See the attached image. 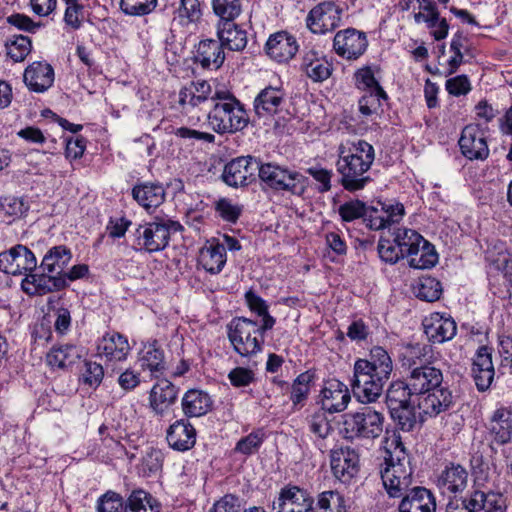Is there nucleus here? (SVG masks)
<instances>
[{
  "mask_svg": "<svg viewBox=\"0 0 512 512\" xmlns=\"http://www.w3.org/2000/svg\"><path fill=\"white\" fill-rule=\"evenodd\" d=\"M337 172L340 175V183L349 192L364 189L372 178L368 175L374 159L373 146L364 141L341 144L338 148Z\"/></svg>",
  "mask_w": 512,
  "mask_h": 512,
  "instance_id": "nucleus-1",
  "label": "nucleus"
},
{
  "mask_svg": "<svg viewBox=\"0 0 512 512\" xmlns=\"http://www.w3.org/2000/svg\"><path fill=\"white\" fill-rule=\"evenodd\" d=\"M385 467L381 469V479L390 497H401L412 484L410 459L401 437L392 434L384 440Z\"/></svg>",
  "mask_w": 512,
  "mask_h": 512,
  "instance_id": "nucleus-2",
  "label": "nucleus"
},
{
  "mask_svg": "<svg viewBox=\"0 0 512 512\" xmlns=\"http://www.w3.org/2000/svg\"><path fill=\"white\" fill-rule=\"evenodd\" d=\"M208 126L218 134L235 133L248 124V115L240 101L228 90L209 108Z\"/></svg>",
  "mask_w": 512,
  "mask_h": 512,
  "instance_id": "nucleus-3",
  "label": "nucleus"
},
{
  "mask_svg": "<svg viewBox=\"0 0 512 512\" xmlns=\"http://www.w3.org/2000/svg\"><path fill=\"white\" fill-rule=\"evenodd\" d=\"M224 90L219 88L215 81H192L179 92L178 103L181 113L190 121H200L201 115L207 112Z\"/></svg>",
  "mask_w": 512,
  "mask_h": 512,
  "instance_id": "nucleus-4",
  "label": "nucleus"
},
{
  "mask_svg": "<svg viewBox=\"0 0 512 512\" xmlns=\"http://www.w3.org/2000/svg\"><path fill=\"white\" fill-rule=\"evenodd\" d=\"M228 338L235 352L242 357H253L262 351L264 337L257 322L241 317L229 325Z\"/></svg>",
  "mask_w": 512,
  "mask_h": 512,
  "instance_id": "nucleus-5",
  "label": "nucleus"
},
{
  "mask_svg": "<svg viewBox=\"0 0 512 512\" xmlns=\"http://www.w3.org/2000/svg\"><path fill=\"white\" fill-rule=\"evenodd\" d=\"M384 416L371 407H364L355 413H347L343 420L346 439H374L383 431Z\"/></svg>",
  "mask_w": 512,
  "mask_h": 512,
  "instance_id": "nucleus-6",
  "label": "nucleus"
},
{
  "mask_svg": "<svg viewBox=\"0 0 512 512\" xmlns=\"http://www.w3.org/2000/svg\"><path fill=\"white\" fill-rule=\"evenodd\" d=\"M388 377L371 370L366 359H358L353 367L351 383L355 397L362 403H372L382 395Z\"/></svg>",
  "mask_w": 512,
  "mask_h": 512,
  "instance_id": "nucleus-7",
  "label": "nucleus"
},
{
  "mask_svg": "<svg viewBox=\"0 0 512 512\" xmlns=\"http://www.w3.org/2000/svg\"><path fill=\"white\" fill-rule=\"evenodd\" d=\"M257 175L265 185L277 191L301 195L305 190L306 177L275 163H259Z\"/></svg>",
  "mask_w": 512,
  "mask_h": 512,
  "instance_id": "nucleus-8",
  "label": "nucleus"
},
{
  "mask_svg": "<svg viewBox=\"0 0 512 512\" xmlns=\"http://www.w3.org/2000/svg\"><path fill=\"white\" fill-rule=\"evenodd\" d=\"M181 229L179 222L169 219H159L140 225L136 230L138 245L147 252H158L168 245L171 233Z\"/></svg>",
  "mask_w": 512,
  "mask_h": 512,
  "instance_id": "nucleus-9",
  "label": "nucleus"
},
{
  "mask_svg": "<svg viewBox=\"0 0 512 512\" xmlns=\"http://www.w3.org/2000/svg\"><path fill=\"white\" fill-rule=\"evenodd\" d=\"M259 161L252 156L237 157L228 162L223 170L222 179L231 187L245 186L256 179Z\"/></svg>",
  "mask_w": 512,
  "mask_h": 512,
  "instance_id": "nucleus-10",
  "label": "nucleus"
},
{
  "mask_svg": "<svg viewBox=\"0 0 512 512\" xmlns=\"http://www.w3.org/2000/svg\"><path fill=\"white\" fill-rule=\"evenodd\" d=\"M36 267L37 260L34 253L24 245L18 244L0 253V271L6 274H27L34 271Z\"/></svg>",
  "mask_w": 512,
  "mask_h": 512,
  "instance_id": "nucleus-11",
  "label": "nucleus"
},
{
  "mask_svg": "<svg viewBox=\"0 0 512 512\" xmlns=\"http://www.w3.org/2000/svg\"><path fill=\"white\" fill-rule=\"evenodd\" d=\"M97 350L106 367L114 369L116 364L127 359L131 347L126 336L118 332H108L98 342Z\"/></svg>",
  "mask_w": 512,
  "mask_h": 512,
  "instance_id": "nucleus-12",
  "label": "nucleus"
},
{
  "mask_svg": "<svg viewBox=\"0 0 512 512\" xmlns=\"http://www.w3.org/2000/svg\"><path fill=\"white\" fill-rule=\"evenodd\" d=\"M366 34L354 28H348L336 33L333 40L335 52L347 60L358 59L367 49Z\"/></svg>",
  "mask_w": 512,
  "mask_h": 512,
  "instance_id": "nucleus-13",
  "label": "nucleus"
},
{
  "mask_svg": "<svg viewBox=\"0 0 512 512\" xmlns=\"http://www.w3.org/2000/svg\"><path fill=\"white\" fill-rule=\"evenodd\" d=\"M313 499L309 493L297 486L281 489L279 496L272 503L273 512H311Z\"/></svg>",
  "mask_w": 512,
  "mask_h": 512,
  "instance_id": "nucleus-14",
  "label": "nucleus"
},
{
  "mask_svg": "<svg viewBox=\"0 0 512 512\" xmlns=\"http://www.w3.org/2000/svg\"><path fill=\"white\" fill-rule=\"evenodd\" d=\"M341 9L333 2H323L315 6L308 14L307 26L316 34H324L338 27Z\"/></svg>",
  "mask_w": 512,
  "mask_h": 512,
  "instance_id": "nucleus-15",
  "label": "nucleus"
},
{
  "mask_svg": "<svg viewBox=\"0 0 512 512\" xmlns=\"http://www.w3.org/2000/svg\"><path fill=\"white\" fill-rule=\"evenodd\" d=\"M68 286L65 276H57L52 273L31 271L22 280L21 287L29 295H45L51 292L60 291Z\"/></svg>",
  "mask_w": 512,
  "mask_h": 512,
  "instance_id": "nucleus-16",
  "label": "nucleus"
},
{
  "mask_svg": "<svg viewBox=\"0 0 512 512\" xmlns=\"http://www.w3.org/2000/svg\"><path fill=\"white\" fill-rule=\"evenodd\" d=\"M459 146L470 160H484L489 155L485 132L478 124H469L462 130Z\"/></svg>",
  "mask_w": 512,
  "mask_h": 512,
  "instance_id": "nucleus-17",
  "label": "nucleus"
},
{
  "mask_svg": "<svg viewBox=\"0 0 512 512\" xmlns=\"http://www.w3.org/2000/svg\"><path fill=\"white\" fill-rule=\"evenodd\" d=\"M331 469L343 483L349 482L359 470V455L350 447H341L331 452Z\"/></svg>",
  "mask_w": 512,
  "mask_h": 512,
  "instance_id": "nucleus-18",
  "label": "nucleus"
},
{
  "mask_svg": "<svg viewBox=\"0 0 512 512\" xmlns=\"http://www.w3.org/2000/svg\"><path fill=\"white\" fill-rule=\"evenodd\" d=\"M407 381H409V387L415 395L426 394V392L441 387L443 374L439 368L428 363L414 367L409 372Z\"/></svg>",
  "mask_w": 512,
  "mask_h": 512,
  "instance_id": "nucleus-19",
  "label": "nucleus"
},
{
  "mask_svg": "<svg viewBox=\"0 0 512 512\" xmlns=\"http://www.w3.org/2000/svg\"><path fill=\"white\" fill-rule=\"evenodd\" d=\"M265 49L271 59L285 63L296 55L299 45L293 35L280 31L268 38Z\"/></svg>",
  "mask_w": 512,
  "mask_h": 512,
  "instance_id": "nucleus-20",
  "label": "nucleus"
},
{
  "mask_svg": "<svg viewBox=\"0 0 512 512\" xmlns=\"http://www.w3.org/2000/svg\"><path fill=\"white\" fill-rule=\"evenodd\" d=\"M424 332L433 343H443L454 338L457 325L453 318L440 313H432L423 321Z\"/></svg>",
  "mask_w": 512,
  "mask_h": 512,
  "instance_id": "nucleus-21",
  "label": "nucleus"
},
{
  "mask_svg": "<svg viewBox=\"0 0 512 512\" xmlns=\"http://www.w3.org/2000/svg\"><path fill=\"white\" fill-rule=\"evenodd\" d=\"M285 103V93L279 87L262 89L254 100V111L259 118H271L278 114Z\"/></svg>",
  "mask_w": 512,
  "mask_h": 512,
  "instance_id": "nucleus-22",
  "label": "nucleus"
},
{
  "mask_svg": "<svg viewBox=\"0 0 512 512\" xmlns=\"http://www.w3.org/2000/svg\"><path fill=\"white\" fill-rule=\"evenodd\" d=\"M322 409L329 413H338L344 411L351 396L345 384L338 380H332L321 391Z\"/></svg>",
  "mask_w": 512,
  "mask_h": 512,
  "instance_id": "nucleus-23",
  "label": "nucleus"
},
{
  "mask_svg": "<svg viewBox=\"0 0 512 512\" xmlns=\"http://www.w3.org/2000/svg\"><path fill=\"white\" fill-rule=\"evenodd\" d=\"M399 512H435L436 500L425 487L412 488L401 500Z\"/></svg>",
  "mask_w": 512,
  "mask_h": 512,
  "instance_id": "nucleus-24",
  "label": "nucleus"
},
{
  "mask_svg": "<svg viewBox=\"0 0 512 512\" xmlns=\"http://www.w3.org/2000/svg\"><path fill=\"white\" fill-rule=\"evenodd\" d=\"M166 439L172 449L187 451L196 443V430L188 420L180 419L169 426Z\"/></svg>",
  "mask_w": 512,
  "mask_h": 512,
  "instance_id": "nucleus-25",
  "label": "nucleus"
},
{
  "mask_svg": "<svg viewBox=\"0 0 512 512\" xmlns=\"http://www.w3.org/2000/svg\"><path fill=\"white\" fill-rule=\"evenodd\" d=\"M421 395L418 407L422 414L429 417H435L446 411L452 404L451 391L442 386Z\"/></svg>",
  "mask_w": 512,
  "mask_h": 512,
  "instance_id": "nucleus-26",
  "label": "nucleus"
},
{
  "mask_svg": "<svg viewBox=\"0 0 512 512\" xmlns=\"http://www.w3.org/2000/svg\"><path fill=\"white\" fill-rule=\"evenodd\" d=\"M24 82L27 87L35 92H44L54 82V70L46 62H34L24 72Z\"/></svg>",
  "mask_w": 512,
  "mask_h": 512,
  "instance_id": "nucleus-27",
  "label": "nucleus"
},
{
  "mask_svg": "<svg viewBox=\"0 0 512 512\" xmlns=\"http://www.w3.org/2000/svg\"><path fill=\"white\" fill-rule=\"evenodd\" d=\"M468 483V472L461 465L451 464L441 472L437 480V486L444 495L462 492Z\"/></svg>",
  "mask_w": 512,
  "mask_h": 512,
  "instance_id": "nucleus-28",
  "label": "nucleus"
},
{
  "mask_svg": "<svg viewBox=\"0 0 512 512\" xmlns=\"http://www.w3.org/2000/svg\"><path fill=\"white\" fill-rule=\"evenodd\" d=\"M226 263V251L224 245L215 240L207 241L200 249L198 264L210 274H218Z\"/></svg>",
  "mask_w": 512,
  "mask_h": 512,
  "instance_id": "nucleus-29",
  "label": "nucleus"
},
{
  "mask_svg": "<svg viewBox=\"0 0 512 512\" xmlns=\"http://www.w3.org/2000/svg\"><path fill=\"white\" fill-rule=\"evenodd\" d=\"M177 398L176 387L167 380L159 381L153 386L149 396L150 407L158 414L163 415Z\"/></svg>",
  "mask_w": 512,
  "mask_h": 512,
  "instance_id": "nucleus-30",
  "label": "nucleus"
},
{
  "mask_svg": "<svg viewBox=\"0 0 512 512\" xmlns=\"http://www.w3.org/2000/svg\"><path fill=\"white\" fill-rule=\"evenodd\" d=\"M224 45L220 40L207 39L199 43L196 60L204 68L218 69L225 60Z\"/></svg>",
  "mask_w": 512,
  "mask_h": 512,
  "instance_id": "nucleus-31",
  "label": "nucleus"
},
{
  "mask_svg": "<svg viewBox=\"0 0 512 512\" xmlns=\"http://www.w3.org/2000/svg\"><path fill=\"white\" fill-rule=\"evenodd\" d=\"M218 39L231 51H242L247 45V33L233 21L220 22L217 30Z\"/></svg>",
  "mask_w": 512,
  "mask_h": 512,
  "instance_id": "nucleus-32",
  "label": "nucleus"
},
{
  "mask_svg": "<svg viewBox=\"0 0 512 512\" xmlns=\"http://www.w3.org/2000/svg\"><path fill=\"white\" fill-rule=\"evenodd\" d=\"M133 198L145 209L160 206L165 199V190L157 183H145L136 185L132 189Z\"/></svg>",
  "mask_w": 512,
  "mask_h": 512,
  "instance_id": "nucleus-33",
  "label": "nucleus"
},
{
  "mask_svg": "<svg viewBox=\"0 0 512 512\" xmlns=\"http://www.w3.org/2000/svg\"><path fill=\"white\" fill-rule=\"evenodd\" d=\"M72 255L65 246L51 248L44 256L40 270L57 276H64V269L69 265Z\"/></svg>",
  "mask_w": 512,
  "mask_h": 512,
  "instance_id": "nucleus-34",
  "label": "nucleus"
},
{
  "mask_svg": "<svg viewBox=\"0 0 512 512\" xmlns=\"http://www.w3.org/2000/svg\"><path fill=\"white\" fill-rule=\"evenodd\" d=\"M405 213L404 206L401 203L394 205H382L378 209V213L371 214L368 219V226L374 230L389 228L393 224H397Z\"/></svg>",
  "mask_w": 512,
  "mask_h": 512,
  "instance_id": "nucleus-35",
  "label": "nucleus"
},
{
  "mask_svg": "<svg viewBox=\"0 0 512 512\" xmlns=\"http://www.w3.org/2000/svg\"><path fill=\"white\" fill-rule=\"evenodd\" d=\"M490 431L497 443H508L512 438V411L507 408L497 409L490 421Z\"/></svg>",
  "mask_w": 512,
  "mask_h": 512,
  "instance_id": "nucleus-36",
  "label": "nucleus"
},
{
  "mask_svg": "<svg viewBox=\"0 0 512 512\" xmlns=\"http://www.w3.org/2000/svg\"><path fill=\"white\" fill-rule=\"evenodd\" d=\"M210 396L200 390H189L182 399V409L188 417H200L210 411Z\"/></svg>",
  "mask_w": 512,
  "mask_h": 512,
  "instance_id": "nucleus-37",
  "label": "nucleus"
},
{
  "mask_svg": "<svg viewBox=\"0 0 512 512\" xmlns=\"http://www.w3.org/2000/svg\"><path fill=\"white\" fill-rule=\"evenodd\" d=\"M388 232L404 257H409L424 241V238L415 230L405 227H398L393 231L389 229Z\"/></svg>",
  "mask_w": 512,
  "mask_h": 512,
  "instance_id": "nucleus-38",
  "label": "nucleus"
},
{
  "mask_svg": "<svg viewBox=\"0 0 512 512\" xmlns=\"http://www.w3.org/2000/svg\"><path fill=\"white\" fill-rule=\"evenodd\" d=\"M412 395H415V393L410 389L409 381H395L391 383L386 393V402L389 410L411 405Z\"/></svg>",
  "mask_w": 512,
  "mask_h": 512,
  "instance_id": "nucleus-39",
  "label": "nucleus"
},
{
  "mask_svg": "<svg viewBox=\"0 0 512 512\" xmlns=\"http://www.w3.org/2000/svg\"><path fill=\"white\" fill-rule=\"evenodd\" d=\"M125 512H160V504L147 492L135 490L127 499Z\"/></svg>",
  "mask_w": 512,
  "mask_h": 512,
  "instance_id": "nucleus-40",
  "label": "nucleus"
},
{
  "mask_svg": "<svg viewBox=\"0 0 512 512\" xmlns=\"http://www.w3.org/2000/svg\"><path fill=\"white\" fill-rule=\"evenodd\" d=\"M430 352L429 345L417 343L406 346L400 356L402 367L411 372L414 367L428 364L427 356Z\"/></svg>",
  "mask_w": 512,
  "mask_h": 512,
  "instance_id": "nucleus-41",
  "label": "nucleus"
},
{
  "mask_svg": "<svg viewBox=\"0 0 512 512\" xmlns=\"http://www.w3.org/2000/svg\"><path fill=\"white\" fill-rule=\"evenodd\" d=\"M80 357L77 348L73 345L54 347L46 356L49 366L66 368L72 365Z\"/></svg>",
  "mask_w": 512,
  "mask_h": 512,
  "instance_id": "nucleus-42",
  "label": "nucleus"
},
{
  "mask_svg": "<svg viewBox=\"0 0 512 512\" xmlns=\"http://www.w3.org/2000/svg\"><path fill=\"white\" fill-rule=\"evenodd\" d=\"M409 265L416 269H429L438 261V254L434 246L424 239L417 250L409 256Z\"/></svg>",
  "mask_w": 512,
  "mask_h": 512,
  "instance_id": "nucleus-43",
  "label": "nucleus"
},
{
  "mask_svg": "<svg viewBox=\"0 0 512 512\" xmlns=\"http://www.w3.org/2000/svg\"><path fill=\"white\" fill-rule=\"evenodd\" d=\"M338 212L341 219L345 222H351L359 218H365V221L368 222L371 214L378 213V208L367 207L360 200H351L340 205Z\"/></svg>",
  "mask_w": 512,
  "mask_h": 512,
  "instance_id": "nucleus-44",
  "label": "nucleus"
},
{
  "mask_svg": "<svg viewBox=\"0 0 512 512\" xmlns=\"http://www.w3.org/2000/svg\"><path fill=\"white\" fill-rule=\"evenodd\" d=\"M313 374L306 371L296 377L291 386L290 400L294 409L303 407L310 393V384L313 381Z\"/></svg>",
  "mask_w": 512,
  "mask_h": 512,
  "instance_id": "nucleus-45",
  "label": "nucleus"
},
{
  "mask_svg": "<svg viewBox=\"0 0 512 512\" xmlns=\"http://www.w3.org/2000/svg\"><path fill=\"white\" fill-rule=\"evenodd\" d=\"M311 512H346L344 497L336 491H324L318 496Z\"/></svg>",
  "mask_w": 512,
  "mask_h": 512,
  "instance_id": "nucleus-46",
  "label": "nucleus"
},
{
  "mask_svg": "<svg viewBox=\"0 0 512 512\" xmlns=\"http://www.w3.org/2000/svg\"><path fill=\"white\" fill-rule=\"evenodd\" d=\"M369 356L370 358L366 359V362L369 363L371 370L390 378L393 362L388 352L380 346H374L370 350Z\"/></svg>",
  "mask_w": 512,
  "mask_h": 512,
  "instance_id": "nucleus-47",
  "label": "nucleus"
},
{
  "mask_svg": "<svg viewBox=\"0 0 512 512\" xmlns=\"http://www.w3.org/2000/svg\"><path fill=\"white\" fill-rule=\"evenodd\" d=\"M143 369H148L152 374L161 372L164 369V354L156 342L144 346L143 355L140 358Z\"/></svg>",
  "mask_w": 512,
  "mask_h": 512,
  "instance_id": "nucleus-48",
  "label": "nucleus"
},
{
  "mask_svg": "<svg viewBox=\"0 0 512 512\" xmlns=\"http://www.w3.org/2000/svg\"><path fill=\"white\" fill-rule=\"evenodd\" d=\"M387 99L386 92L383 89L375 91H364L359 100V111L364 116L378 114L381 110L382 101Z\"/></svg>",
  "mask_w": 512,
  "mask_h": 512,
  "instance_id": "nucleus-49",
  "label": "nucleus"
},
{
  "mask_svg": "<svg viewBox=\"0 0 512 512\" xmlns=\"http://www.w3.org/2000/svg\"><path fill=\"white\" fill-rule=\"evenodd\" d=\"M484 502V492L476 490L469 498L450 501L447 504L446 512H477L482 510Z\"/></svg>",
  "mask_w": 512,
  "mask_h": 512,
  "instance_id": "nucleus-50",
  "label": "nucleus"
},
{
  "mask_svg": "<svg viewBox=\"0 0 512 512\" xmlns=\"http://www.w3.org/2000/svg\"><path fill=\"white\" fill-rule=\"evenodd\" d=\"M414 293L417 298L433 302L440 298L442 293L441 283L432 277H423L414 287Z\"/></svg>",
  "mask_w": 512,
  "mask_h": 512,
  "instance_id": "nucleus-51",
  "label": "nucleus"
},
{
  "mask_svg": "<svg viewBox=\"0 0 512 512\" xmlns=\"http://www.w3.org/2000/svg\"><path fill=\"white\" fill-rule=\"evenodd\" d=\"M212 7L221 22L234 21L242 10L240 0H212Z\"/></svg>",
  "mask_w": 512,
  "mask_h": 512,
  "instance_id": "nucleus-52",
  "label": "nucleus"
},
{
  "mask_svg": "<svg viewBox=\"0 0 512 512\" xmlns=\"http://www.w3.org/2000/svg\"><path fill=\"white\" fill-rule=\"evenodd\" d=\"M158 0H120L119 6L123 13L130 16H143L157 7Z\"/></svg>",
  "mask_w": 512,
  "mask_h": 512,
  "instance_id": "nucleus-53",
  "label": "nucleus"
},
{
  "mask_svg": "<svg viewBox=\"0 0 512 512\" xmlns=\"http://www.w3.org/2000/svg\"><path fill=\"white\" fill-rule=\"evenodd\" d=\"M32 43L29 37L18 35L14 36L13 39L6 44L7 55L14 62L23 61L30 53Z\"/></svg>",
  "mask_w": 512,
  "mask_h": 512,
  "instance_id": "nucleus-54",
  "label": "nucleus"
},
{
  "mask_svg": "<svg viewBox=\"0 0 512 512\" xmlns=\"http://www.w3.org/2000/svg\"><path fill=\"white\" fill-rule=\"evenodd\" d=\"M176 13L183 26L197 22L201 17L199 0H180Z\"/></svg>",
  "mask_w": 512,
  "mask_h": 512,
  "instance_id": "nucleus-55",
  "label": "nucleus"
},
{
  "mask_svg": "<svg viewBox=\"0 0 512 512\" xmlns=\"http://www.w3.org/2000/svg\"><path fill=\"white\" fill-rule=\"evenodd\" d=\"M390 414L403 431L412 430L416 424V417L412 405L396 407L395 410H390Z\"/></svg>",
  "mask_w": 512,
  "mask_h": 512,
  "instance_id": "nucleus-56",
  "label": "nucleus"
},
{
  "mask_svg": "<svg viewBox=\"0 0 512 512\" xmlns=\"http://www.w3.org/2000/svg\"><path fill=\"white\" fill-rule=\"evenodd\" d=\"M263 441L264 434L261 431L251 432L237 442L235 451L243 455H251L258 451Z\"/></svg>",
  "mask_w": 512,
  "mask_h": 512,
  "instance_id": "nucleus-57",
  "label": "nucleus"
},
{
  "mask_svg": "<svg viewBox=\"0 0 512 512\" xmlns=\"http://www.w3.org/2000/svg\"><path fill=\"white\" fill-rule=\"evenodd\" d=\"M378 253L380 258L390 264L396 263L399 259L404 258L397 244L393 242V237H381L378 243Z\"/></svg>",
  "mask_w": 512,
  "mask_h": 512,
  "instance_id": "nucleus-58",
  "label": "nucleus"
},
{
  "mask_svg": "<svg viewBox=\"0 0 512 512\" xmlns=\"http://www.w3.org/2000/svg\"><path fill=\"white\" fill-rule=\"evenodd\" d=\"M325 412L323 409L319 410L313 413L309 419L310 431L321 439L326 438L331 432V425Z\"/></svg>",
  "mask_w": 512,
  "mask_h": 512,
  "instance_id": "nucleus-59",
  "label": "nucleus"
},
{
  "mask_svg": "<svg viewBox=\"0 0 512 512\" xmlns=\"http://www.w3.org/2000/svg\"><path fill=\"white\" fill-rule=\"evenodd\" d=\"M123 508V501L119 494L108 491L102 495L97 503L98 512H120Z\"/></svg>",
  "mask_w": 512,
  "mask_h": 512,
  "instance_id": "nucleus-60",
  "label": "nucleus"
},
{
  "mask_svg": "<svg viewBox=\"0 0 512 512\" xmlns=\"http://www.w3.org/2000/svg\"><path fill=\"white\" fill-rule=\"evenodd\" d=\"M356 86L364 91L383 89L374 77L370 67H363L355 73Z\"/></svg>",
  "mask_w": 512,
  "mask_h": 512,
  "instance_id": "nucleus-61",
  "label": "nucleus"
},
{
  "mask_svg": "<svg viewBox=\"0 0 512 512\" xmlns=\"http://www.w3.org/2000/svg\"><path fill=\"white\" fill-rule=\"evenodd\" d=\"M104 376V370L101 364L92 361H86L82 372L84 383L90 386H98Z\"/></svg>",
  "mask_w": 512,
  "mask_h": 512,
  "instance_id": "nucleus-62",
  "label": "nucleus"
},
{
  "mask_svg": "<svg viewBox=\"0 0 512 512\" xmlns=\"http://www.w3.org/2000/svg\"><path fill=\"white\" fill-rule=\"evenodd\" d=\"M163 464V453L161 450L149 447L142 458V466L144 471L149 474L159 471Z\"/></svg>",
  "mask_w": 512,
  "mask_h": 512,
  "instance_id": "nucleus-63",
  "label": "nucleus"
},
{
  "mask_svg": "<svg viewBox=\"0 0 512 512\" xmlns=\"http://www.w3.org/2000/svg\"><path fill=\"white\" fill-rule=\"evenodd\" d=\"M242 500L232 494H227L217 501L211 512H243Z\"/></svg>",
  "mask_w": 512,
  "mask_h": 512,
  "instance_id": "nucleus-64",
  "label": "nucleus"
}]
</instances>
